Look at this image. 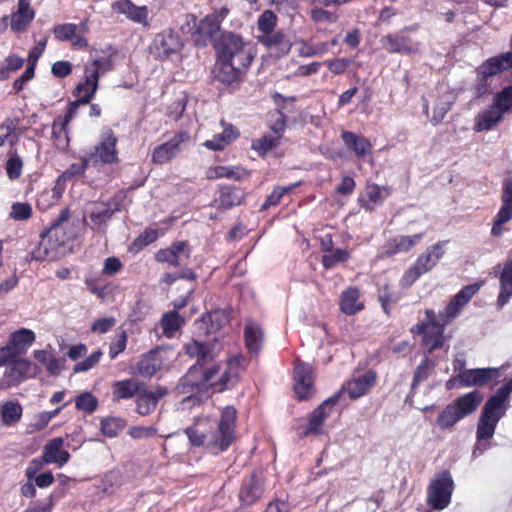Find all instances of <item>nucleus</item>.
Instances as JSON below:
<instances>
[{"mask_svg": "<svg viewBox=\"0 0 512 512\" xmlns=\"http://www.w3.org/2000/svg\"><path fill=\"white\" fill-rule=\"evenodd\" d=\"M215 64L212 79L225 87L238 86L250 69L257 51L250 41L232 31H222L214 40Z\"/></svg>", "mask_w": 512, "mask_h": 512, "instance_id": "nucleus-1", "label": "nucleus"}, {"mask_svg": "<svg viewBox=\"0 0 512 512\" xmlns=\"http://www.w3.org/2000/svg\"><path fill=\"white\" fill-rule=\"evenodd\" d=\"M481 286V283L464 286L450 299L444 309L439 311L438 318L433 309H425V319L410 328L411 334L422 336V346L429 354L444 346L445 327L460 314L463 307L478 293Z\"/></svg>", "mask_w": 512, "mask_h": 512, "instance_id": "nucleus-2", "label": "nucleus"}, {"mask_svg": "<svg viewBox=\"0 0 512 512\" xmlns=\"http://www.w3.org/2000/svg\"><path fill=\"white\" fill-rule=\"evenodd\" d=\"M236 420V408L227 405L222 408L218 421L207 417L198 419L185 429V434L193 446L204 447L210 454L218 455L236 440Z\"/></svg>", "mask_w": 512, "mask_h": 512, "instance_id": "nucleus-3", "label": "nucleus"}, {"mask_svg": "<svg viewBox=\"0 0 512 512\" xmlns=\"http://www.w3.org/2000/svg\"><path fill=\"white\" fill-rule=\"evenodd\" d=\"M483 399V394L477 389L457 397L438 414L436 425L443 431L452 430L459 421L473 414Z\"/></svg>", "mask_w": 512, "mask_h": 512, "instance_id": "nucleus-4", "label": "nucleus"}, {"mask_svg": "<svg viewBox=\"0 0 512 512\" xmlns=\"http://www.w3.org/2000/svg\"><path fill=\"white\" fill-rule=\"evenodd\" d=\"M111 67V61L107 58L95 59L86 65L83 80L74 88L73 96L77 97L82 104H89L98 89L100 74L110 70Z\"/></svg>", "mask_w": 512, "mask_h": 512, "instance_id": "nucleus-5", "label": "nucleus"}, {"mask_svg": "<svg viewBox=\"0 0 512 512\" xmlns=\"http://www.w3.org/2000/svg\"><path fill=\"white\" fill-rule=\"evenodd\" d=\"M445 242H437L421 253L401 278L403 287H411L423 274L431 271L445 254Z\"/></svg>", "mask_w": 512, "mask_h": 512, "instance_id": "nucleus-6", "label": "nucleus"}, {"mask_svg": "<svg viewBox=\"0 0 512 512\" xmlns=\"http://www.w3.org/2000/svg\"><path fill=\"white\" fill-rule=\"evenodd\" d=\"M228 13L227 7H221L203 17L191 34L193 44L198 48H205L209 43L213 44L214 40L218 38L216 35L220 32L221 23Z\"/></svg>", "mask_w": 512, "mask_h": 512, "instance_id": "nucleus-7", "label": "nucleus"}, {"mask_svg": "<svg viewBox=\"0 0 512 512\" xmlns=\"http://www.w3.org/2000/svg\"><path fill=\"white\" fill-rule=\"evenodd\" d=\"M454 481L449 471L438 473L427 488V503L434 510H443L451 503Z\"/></svg>", "mask_w": 512, "mask_h": 512, "instance_id": "nucleus-8", "label": "nucleus"}, {"mask_svg": "<svg viewBox=\"0 0 512 512\" xmlns=\"http://www.w3.org/2000/svg\"><path fill=\"white\" fill-rule=\"evenodd\" d=\"M118 139L114 132L109 129L102 134L100 141L94 146L93 150L87 153L92 166L111 165L119 162Z\"/></svg>", "mask_w": 512, "mask_h": 512, "instance_id": "nucleus-9", "label": "nucleus"}, {"mask_svg": "<svg viewBox=\"0 0 512 512\" xmlns=\"http://www.w3.org/2000/svg\"><path fill=\"white\" fill-rule=\"evenodd\" d=\"M293 390L298 401H307L315 394L314 369L311 364L296 360L293 369Z\"/></svg>", "mask_w": 512, "mask_h": 512, "instance_id": "nucleus-10", "label": "nucleus"}, {"mask_svg": "<svg viewBox=\"0 0 512 512\" xmlns=\"http://www.w3.org/2000/svg\"><path fill=\"white\" fill-rule=\"evenodd\" d=\"M416 26H406L399 32L389 33L380 39L382 47L391 54H415L419 51V43L405 32L416 31Z\"/></svg>", "mask_w": 512, "mask_h": 512, "instance_id": "nucleus-11", "label": "nucleus"}, {"mask_svg": "<svg viewBox=\"0 0 512 512\" xmlns=\"http://www.w3.org/2000/svg\"><path fill=\"white\" fill-rule=\"evenodd\" d=\"M184 351L189 358L196 359V362L190 367L186 376L183 378V386L188 382L189 377H194L198 373L199 369L210 364L214 360L213 349L210 343L192 340L184 346Z\"/></svg>", "mask_w": 512, "mask_h": 512, "instance_id": "nucleus-12", "label": "nucleus"}, {"mask_svg": "<svg viewBox=\"0 0 512 512\" xmlns=\"http://www.w3.org/2000/svg\"><path fill=\"white\" fill-rule=\"evenodd\" d=\"M190 140L186 131L176 132L171 139L156 146L152 152V162L163 165L173 160L182 150V144Z\"/></svg>", "mask_w": 512, "mask_h": 512, "instance_id": "nucleus-13", "label": "nucleus"}, {"mask_svg": "<svg viewBox=\"0 0 512 512\" xmlns=\"http://www.w3.org/2000/svg\"><path fill=\"white\" fill-rule=\"evenodd\" d=\"M500 377L499 368H474L457 374L459 387H482L496 382Z\"/></svg>", "mask_w": 512, "mask_h": 512, "instance_id": "nucleus-14", "label": "nucleus"}, {"mask_svg": "<svg viewBox=\"0 0 512 512\" xmlns=\"http://www.w3.org/2000/svg\"><path fill=\"white\" fill-rule=\"evenodd\" d=\"M512 219V178H506L502 184L501 207L497 212L491 234L499 237L503 234V225Z\"/></svg>", "mask_w": 512, "mask_h": 512, "instance_id": "nucleus-15", "label": "nucleus"}, {"mask_svg": "<svg viewBox=\"0 0 512 512\" xmlns=\"http://www.w3.org/2000/svg\"><path fill=\"white\" fill-rule=\"evenodd\" d=\"M341 391L334 393L332 396L324 400L309 415L308 424L304 431V436L309 434L318 435L321 433L322 425L331 415L333 407L339 402Z\"/></svg>", "mask_w": 512, "mask_h": 512, "instance_id": "nucleus-16", "label": "nucleus"}, {"mask_svg": "<svg viewBox=\"0 0 512 512\" xmlns=\"http://www.w3.org/2000/svg\"><path fill=\"white\" fill-rule=\"evenodd\" d=\"M153 45L157 57L161 60L168 59L171 55L180 52L183 47L180 35L172 29H166L158 33Z\"/></svg>", "mask_w": 512, "mask_h": 512, "instance_id": "nucleus-17", "label": "nucleus"}, {"mask_svg": "<svg viewBox=\"0 0 512 512\" xmlns=\"http://www.w3.org/2000/svg\"><path fill=\"white\" fill-rule=\"evenodd\" d=\"M257 39L269 54L275 58L288 55L293 46L290 36L283 30H277L270 35H259Z\"/></svg>", "mask_w": 512, "mask_h": 512, "instance_id": "nucleus-18", "label": "nucleus"}, {"mask_svg": "<svg viewBox=\"0 0 512 512\" xmlns=\"http://www.w3.org/2000/svg\"><path fill=\"white\" fill-rule=\"evenodd\" d=\"M169 393L168 388L157 386L154 390H147L146 386L140 388L136 396V412L141 416H148L153 413L158 402Z\"/></svg>", "mask_w": 512, "mask_h": 512, "instance_id": "nucleus-19", "label": "nucleus"}, {"mask_svg": "<svg viewBox=\"0 0 512 512\" xmlns=\"http://www.w3.org/2000/svg\"><path fill=\"white\" fill-rule=\"evenodd\" d=\"M391 192L389 186L367 183L364 192L359 197L360 205L365 211L372 212L376 206L381 205L391 195Z\"/></svg>", "mask_w": 512, "mask_h": 512, "instance_id": "nucleus-20", "label": "nucleus"}, {"mask_svg": "<svg viewBox=\"0 0 512 512\" xmlns=\"http://www.w3.org/2000/svg\"><path fill=\"white\" fill-rule=\"evenodd\" d=\"M246 197L244 189L237 186H222L219 189V196L213 200L212 206L217 210H230L241 205Z\"/></svg>", "mask_w": 512, "mask_h": 512, "instance_id": "nucleus-21", "label": "nucleus"}, {"mask_svg": "<svg viewBox=\"0 0 512 512\" xmlns=\"http://www.w3.org/2000/svg\"><path fill=\"white\" fill-rule=\"evenodd\" d=\"M263 494V485L256 473L246 477L239 490V500L243 506H251L256 503Z\"/></svg>", "mask_w": 512, "mask_h": 512, "instance_id": "nucleus-22", "label": "nucleus"}, {"mask_svg": "<svg viewBox=\"0 0 512 512\" xmlns=\"http://www.w3.org/2000/svg\"><path fill=\"white\" fill-rule=\"evenodd\" d=\"M118 211H120L118 203H113V205L111 203H95L89 213V219L92 223L91 228L104 232L108 221Z\"/></svg>", "mask_w": 512, "mask_h": 512, "instance_id": "nucleus-23", "label": "nucleus"}, {"mask_svg": "<svg viewBox=\"0 0 512 512\" xmlns=\"http://www.w3.org/2000/svg\"><path fill=\"white\" fill-rule=\"evenodd\" d=\"M69 217V208H63L51 225L44 229L45 234L50 235L60 247H63L67 242L72 241L75 238V235L71 232L68 233L64 226V223L68 221Z\"/></svg>", "mask_w": 512, "mask_h": 512, "instance_id": "nucleus-24", "label": "nucleus"}, {"mask_svg": "<svg viewBox=\"0 0 512 512\" xmlns=\"http://www.w3.org/2000/svg\"><path fill=\"white\" fill-rule=\"evenodd\" d=\"M341 139L346 148L351 150L357 158L364 159L372 155L373 145L368 138L351 131H343Z\"/></svg>", "mask_w": 512, "mask_h": 512, "instance_id": "nucleus-25", "label": "nucleus"}, {"mask_svg": "<svg viewBox=\"0 0 512 512\" xmlns=\"http://www.w3.org/2000/svg\"><path fill=\"white\" fill-rule=\"evenodd\" d=\"M360 297V289L356 286H350L343 290L339 297L340 311L347 316L361 312L365 308V304L360 300Z\"/></svg>", "mask_w": 512, "mask_h": 512, "instance_id": "nucleus-26", "label": "nucleus"}, {"mask_svg": "<svg viewBox=\"0 0 512 512\" xmlns=\"http://www.w3.org/2000/svg\"><path fill=\"white\" fill-rule=\"evenodd\" d=\"M375 383L376 373L372 370H369L358 378L346 382L343 386V389L347 391L351 400H356L367 394L375 385Z\"/></svg>", "mask_w": 512, "mask_h": 512, "instance_id": "nucleus-27", "label": "nucleus"}, {"mask_svg": "<svg viewBox=\"0 0 512 512\" xmlns=\"http://www.w3.org/2000/svg\"><path fill=\"white\" fill-rule=\"evenodd\" d=\"M145 387V383L127 378L112 383V401L118 403L122 400H130L137 396L140 388Z\"/></svg>", "mask_w": 512, "mask_h": 512, "instance_id": "nucleus-28", "label": "nucleus"}, {"mask_svg": "<svg viewBox=\"0 0 512 512\" xmlns=\"http://www.w3.org/2000/svg\"><path fill=\"white\" fill-rule=\"evenodd\" d=\"M244 344L248 352L257 355L262 349L264 331L260 324L252 319H247L244 326Z\"/></svg>", "mask_w": 512, "mask_h": 512, "instance_id": "nucleus-29", "label": "nucleus"}, {"mask_svg": "<svg viewBox=\"0 0 512 512\" xmlns=\"http://www.w3.org/2000/svg\"><path fill=\"white\" fill-rule=\"evenodd\" d=\"M111 8L115 13L124 14L135 23H147L148 9L146 6H136L131 0H118L111 4Z\"/></svg>", "mask_w": 512, "mask_h": 512, "instance_id": "nucleus-30", "label": "nucleus"}, {"mask_svg": "<svg viewBox=\"0 0 512 512\" xmlns=\"http://www.w3.org/2000/svg\"><path fill=\"white\" fill-rule=\"evenodd\" d=\"M163 360L159 356V350L151 349L143 354L136 364L135 374L144 378L153 377L162 367Z\"/></svg>", "mask_w": 512, "mask_h": 512, "instance_id": "nucleus-31", "label": "nucleus"}, {"mask_svg": "<svg viewBox=\"0 0 512 512\" xmlns=\"http://www.w3.org/2000/svg\"><path fill=\"white\" fill-rule=\"evenodd\" d=\"M60 248L59 244L43 230L40 233L39 244L31 251V258L36 261L54 260Z\"/></svg>", "mask_w": 512, "mask_h": 512, "instance_id": "nucleus-32", "label": "nucleus"}, {"mask_svg": "<svg viewBox=\"0 0 512 512\" xmlns=\"http://www.w3.org/2000/svg\"><path fill=\"white\" fill-rule=\"evenodd\" d=\"M63 445L64 439L62 437H55L46 443L42 453L46 464L55 463L61 467L69 461L70 454L62 449Z\"/></svg>", "mask_w": 512, "mask_h": 512, "instance_id": "nucleus-33", "label": "nucleus"}, {"mask_svg": "<svg viewBox=\"0 0 512 512\" xmlns=\"http://www.w3.org/2000/svg\"><path fill=\"white\" fill-rule=\"evenodd\" d=\"M77 24L64 23L53 27V34L58 41H70L72 46L77 48H87L89 43L85 36L77 33Z\"/></svg>", "mask_w": 512, "mask_h": 512, "instance_id": "nucleus-34", "label": "nucleus"}, {"mask_svg": "<svg viewBox=\"0 0 512 512\" xmlns=\"http://www.w3.org/2000/svg\"><path fill=\"white\" fill-rule=\"evenodd\" d=\"M35 12L29 0H18V9L11 15L10 27L13 32L24 31L34 19Z\"/></svg>", "mask_w": 512, "mask_h": 512, "instance_id": "nucleus-35", "label": "nucleus"}, {"mask_svg": "<svg viewBox=\"0 0 512 512\" xmlns=\"http://www.w3.org/2000/svg\"><path fill=\"white\" fill-rule=\"evenodd\" d=\"M500 291L497 305L502 308L512 297V257L505 261L499 274Z\"/></svg>", "mask_w": 512, "mask_h": 512, "instance_id": "nucleus-36", "label": "nucleus"}, {"mask_svg": "<svg viewBox=\"0 0 512 512\" xmlns=\"http://www.w3.org/2000/svg\"><path fill=\"white\" fill-rule=\"evenodd\" d=\"M424 237V233H417L411 236L397 235L386 244V253L389 256L410 251Z\"/></svg>", "mask_w": 512, "mask_h": 512, "instance_id": "nucleus-37", "label": "nucleus"}, {"mask_svg": "<svg viewBox=\"0 0 512 512\" xmlns=\"http://www.w3.org/2000/svg\"><path fill=\"white\" fill-rule=\"evenodd\" d=\"M221 366L217 362H211L199 369L194 377H189L192 386L197 388H207L212 390V384L216 382L215 378L219 374Z\"/></svg>", "mask_w": 512, "mask_h": 512, "instance_id": "nucleus-38", "label": "nucleus"}, {"mask_svg": "<svg viewBox=\"0 0 512 512\" xmlns=\"http://www.w3.org/2000/svg\"><path fill=\"white\" fill-rule=\"evenodd\" d=\"M504 114L492 103V105L481 111L475 118L474 130L477 132L489 131L497 123L501 122Z\"/></svg>", "mask_w": 512, "mask_h": 512, "instance_id": "nucleus-39", "label": "nucleus"}, {"mask_svg": "<svg viewBox=\"0 0 512 512\" xmlns=\"http://www.w3.org/2000/svg\"><path fill=\"white\" fill-rule=\"evenodd\" d=\"M23 408L17 401H6L0 406L1 421L5 426H12L21 420Z\"/></svg>", "mask_w": 512, "mask_h": 512, "instance_id": "nucleus-40", "label": "nucleus"}, {"mask_svg": "<svg viewBox=\"0 0 512 512\" xmlns=\"http://www.w3.org/2000/svg\"><path fill=\"white\" fill-rule=\"evenodd\" d=\"M184 324V318H182L177 311L164 313L161 319L163 335L167 338H173Z\"/></svg>", "mask_w": 512, "mask_h": 512, "instance_id": "nucleus-41", "label": "nucleus"}, {"mask_svg": "<svg viewBox=\"0 0 512 512\" xmlns=\"http://www.w3.org/2000/svg\"><path fill=\"white\" fill-rule=\"evenodd\" d=\"M8 341L13 345L22 355L27 352V349L35 341V334L32 330L21 328L10 334Z\"/></svg>", "mask_w": 512, "mask_h": 512, "instance_id": "nucleus-42", "label": "nucleus"}, {"mask_svg": "<svg viewBox=\"0 0 512 512\" xmlns=\"http://www.w3.org/2000/svg\"><path fill=\"white\" fill-rule=\"evenodd\" d=\"M127 422L119 416L104 417L100 421L101 433L109 438H114L126 427Z\"/></svg>", "mask_w": 512, "mask_h": 512, "instance_id": "nucleus-43", "label": "nucleus"}, {"mask_svg": "<svg viewBox=\"0 0 512 512\" xmlns=\"http://www.w3.org/2000/svg\"><path fill=\"white\" fill-rule=\"evenodd\" d=\"M52 141L58 151L67 152L70 144L68 126L54 120L52 123Z\"/></svg>", "mask_w": 512, "mask_h": 512, "instance_id": "nucleus-44", "label": "nucleus"}, {"mask_svg": "<svg viewBox=\"0 0 512 512\" xmlns=\"http://www.w3.org/2000/svg\"><path fill=\"white\" fill-rule=\"evenodd\" d=\"M75 408L87 415L93 414L99 406L98 398L89 391H84L74 398Z\"/></svg>", "mask_w": 512, "mask_h": 512, "instance_id": "nucleus-45", "label": "nucleus"}, {"mask_svg": "<svg viewBox=\"0 0 512 512\" xmlns=\"http://www.w3.org/2000/svg\"><path fill=\"white\" fill-rule=\"evenodd\" d=\"M506 404L501 403L492 396L484 404L480 416L499 422L506 413Z\"/></svg>", "mask_w": 512, "mask_h": 512, "instance_id": "nucleus-46", "label": "nucleus"}, {"mask_svg": "<svg viewBox=\"0 0 512 512\" xmlns=\"http://www.w3.org/2000/svg\"><path fill=\"white\" fill-rule=\"evenodd\" d=\"M280 140L278 136L264 134L262 137L254 139L251 143V149L257 152L260 157H265L270 150L278 147Z\"/></svg>", "mask_w": 512, "mask_h": 512, "instance_id": "nucleus-47", "label": "nucleus"}, {"mask_svg": "<svg viewBox=\"0 0 512 512\" xmlns=\"http://www.w3.org/2000/svg\"><path fill=\"white\" fill-rule=\"evenodd\" d=\"M378 301L383 312L387 316H390L392 306L397 304L399 296L395 291L391 290L389 285L386 284L378 290Z\"/></svg>", "mask_w": 512, "mask_h": 512, "instance_id": "nucleus-48", "label": "nucleus"}, {"mask_svg": "<svg viewBox=\"0 0 512 512\" xmlns=\"http://www.w3.org/2000/svg\"><path fill=\"white\" fill-rule=\"evenodd\" d=\"M34 358L42 363L50 375L57 376L61 372L58 359L49 351L35 350Z\"/></svg>", "mask_w": 512, "mask_h": 512, "instance_id": "nucleus-49", "label": "nucleus"}, {"mask_svg": "<svg viewBox=\"0 0 512 512\" xmlns=\"http://www.w3.org/2000/svg\"><path fill=\"white\" fill-rule=\"evenodd\" d=\"M80 160V163L70 164L69 167L59 176L58 181H69L76 176L84 175L86 170L89 168V166H92V164L87 155L82 156Z\"/></svg>", "mask_w": 512, "mask_h": 512, "instance_id": "nucleus-50", "label": "nucleus"}, {"mask_svg": "<svg viewBox=\"0 0 512 512\" xmlns=\"http://www.w3.org/2000/svg\"><path fill=\"white\" fill-rule=\"evenodd\" d=\"M350 258V252L347 249L337 248L329 254H324L321 259L322 266L329 270L338 263H344Z\"/></svg>", "mask_w": 512, "mask_h": 512, "instance_id": "nucleus-51", "label": "nucleus"}, {"mask_svg": "<svg viewBox=\"0 0 512 512\" xmlns=\"http://www.w3.org/2000/svg\"><path fill=\"white\" fill-rule=\"evenodd\" d=\"M498 422L480 416L477 423L476 438L481 443L484 440L491 439L495 434Z\"/></svg>", "mask_w": 512, "mask_h": 512, "instance_id": "nucleus-52", "label": "nucleus"}, {"mask_svg": "<svg viewBox=\"0 0 512 512\" xmlns=\"http://www.w3.org/2000/svg\"><path fill=\"white\" fill-rule=\"evenodd\" d=\"M493 104L503 113L512 112V85H508L497 92Z\"/></svg>", "mask_w": 512, "mask_h": 512, "instance_id": "nucleus-53", "label": "nucleus"}, {"mask_svg": "<svg viewBox=\"0 0 512 512\" xmlns=\"http://www.w3.org/2000/svg\"><path fill=\"white\" fill-rule=\"evenodd\" d=\"M204 322H210L208 333L216 332L229 323L228 314L221 309H216L202 317Z\"/></svg>", "mask_w": 512, "mask_h": 512, "instance_id": "nucleus-54", "label": "nucleus"}, {"mask_svg": "<svg viewBox=\"0 0 512 512\" xmlns=\"http://www.w3.org/2000/svg\"><path fill=\"white\" fill-rule=\"evenodd\" d=\"M277 16L271 10H265L257 20V29L261 35H270L275 32Z\"/></svg>", "mask_w": 512, "mask_h": 512, "instance_id": "nucleus-55", "label": "nucleus"}, {"mask_svg": "<svg viewBox=\"0 0 512 512\" xmlns=\"http://www.w3.org/2000/svg\"><path fill=\"white\" fill-rule=\"evenodd\" d=\"M240 381L226 367L220 377L212 384V392L220 393L234 388Z\"/></svg>", "mask_w": 512, "mask_h": 512, "instance_id": "nucleus-56", "label": "nucleus"}, {"mask_svg": "<svg viewBox=\"0 0 512 512\" xmlns=\"http://www.w3.org/2000/svg\"><path fill=\"white\" fill-rule=\"evenodd\" d=\"M240 381L226 367L220 377L212 384V392L220 393L234 388Z\"/></svg>", "mask_w": 512, "mask_h": 512, "instance_id": "nucleus-57", "label": "nucleus"}, {"mask_svg": "<svg viewBox=\"0 0 512 512\" xmlns=\"http://www.w3.org/2000/svg\"><path fill=\"white\" fill-rule=\"evenodd\" d=\"M128 336L125 330L118 329L115 333L114 339L109 345V357L115 359L119 354L123 353L126 349Z\"/></svg>", "mask_w": 512, "mask_h": 512, "instance_id": "nucleus-58", "label": "nucleus"}, {"mask_svg": "<svg viewBox=\"0 0 512 512\" xmlns=\"http://www.w3.org/2000/svg\"><path fill=\"white\" fill-rule=\"evenodd\" d=\"M33 209L28 202H14L11 205L9 217L15 221H26L31 218Z\"/></svg>", "mask_w": 512, "mask_h": 512, "instance_id": "nucleus-59", "label": "nucleus"}, {"mask_svg": "<svg viewBox=\"0 0 512 512\" xmlns=\"http://www.w3.org/2000/svg\"><path fill=\"white\" fill-rule=\"evenodd\" d=\"M5 170L10 180H17L20 178L23 171V161L16 152L10 154L6 161Z\"/></svg>", "mask_w": 512, "mask_h": 512, "instance_id": "nucleus-60", "label": "nucleus"}, {"mask_svg": "<svg viewBox=\"0 0 512 512\" xmlns=\"http://www.w3.org/2000/svg\"><path fill=\"white\" fill-rule=\"evenodd\" d=\"M248 360L243 354H237L227 359L226 368L240 381L242 373L246 370Z\"/></svg>", "mask_w": 512, "mask_h": 512, "instance_id": "nucleus-61", "label": "nucleus"}, {"mask_svg": "<svg viewBox=\"0 0 512 512\" xmlns=\"http://www.w3.org/2000/svg\"><path fill=\"white\" fill-rule=\"evenodd\" d=\"M102 355H103V353L100 349L94 351L91 355L86 357L84 360L76 363L73 367V372L80 373V372L89 371L90 369H92L99 363Z\"/></svg>", "mask_w": 512, "mask_h": 512, "instance_id": "nucleus-62", "label": "nucleus"}, {"mask_svg": "<svg viewBox=\"0 0 512 512\" xmlns=\"http://www.w3.org/2000/svg\"><path fill=\"white\" fill-rule=\"evenodd\" d=\"M18 375H21L25 380L29 377H34L36 372V365L28 359L18 358L11 363Z\"/></svg>", "mask_w": 512, "mask_h": 512, "instance_id": "nucleus-63", "label": "nucleus"}, {"mask_svg": "<svg viewBox=\"0 0 512 512\" xmlns=\"http://www.w3.org/2000/svg\"><path fill=\"white\" fill-rule=\"evenodd\" d=\"M158 238L157 230L153 228H146L134 241L133 246H135L138 250L143 249L144 247L152 244Z\"/></svg>", "mask_w": 512, "mask_h": 512, "instance_id": "nucleus-64", "label": "nucleus"}]
</instances>
